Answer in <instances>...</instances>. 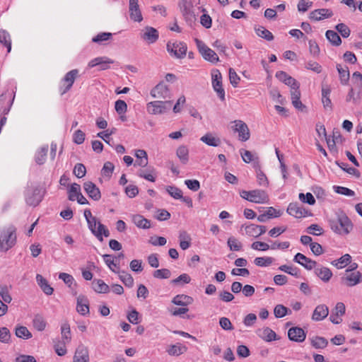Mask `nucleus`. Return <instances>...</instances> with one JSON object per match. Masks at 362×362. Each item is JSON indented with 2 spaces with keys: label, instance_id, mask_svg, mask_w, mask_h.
<instances>
[{
  "label": "nucleus",
  "instance_id": "f257e3e1",
  "mask_svg": "<svg viewBox=\"0 0 362 362\" xmlns=\"http://www.w3.org/2000/svg\"><path fill=\"white\" fill-rule=\"evenodd\" d=\"M330 228L335 233L345 235L349 234L353 229V223L350 218L342 210H337L332 216L329 221Z\"/></svg>",
  "mask_w": 362,
  "mask_h": 362
},
{
  "label": "nucleus",
  "instance_id": "f03ea898",
  "mask_svg": "<svg viewBox=\"0 0 362 362\" xmlns=\"http://www.w3.org/2000/svg\"><path fill=\"white\" fill-rule=\"evenodd\" d=\"M84 216L87 221L88 228L100 241L103 240V235L105 237L110 236V233L109 230L100 221H97L96 218L92 216L90 209H85Z\"/></svg>",
  "mask_w": 362,
  "mask_h": 362
},
{
  "label": "nucleus",
  "instance_id": "7ed1b4c3",
  "mask_svg": "<svg viewBox=\"0 0 362 362\" xmlns=\"http://www.w3.org/2000/svg\"><path fill=\"white\" fill-rule=\"evenodd\" d=\"M16 243V228L13 226L0 229V251L7 252Z\"/></svg>",
  "mask_w": 362,
  "mask_h": 362
},
{
  "label": "nucleus",
  "instance_id": "20e7f679",
  "mask_svg": "<svg viewBox=\"0 0 362 362\" xmlns=\"http://www.w3.org/2000/svg\"><path fill=\"white\" fill-rule=\"evenodd\" d=\"M240 197L250 202L256 204H267L269 201L267 192L261 189L250 191L243 190L240 192Z\"/></svg>",
  "mask_w": 362,
  "mask_h": 362
},
{
  "label": "nucleus",
  "instance_id": "39448f33",
  "mask_svg": "<svg viewBox=\"0 0 362 362\" xmlns=\"http://www.w3.org/2000/svg\"><path fill=\"white\" fill-rule=\"evenodd\" d=\"M45 194V189L40 187L28 189L25 194V202L28 205L35 207L42 202Z\"/></svg>",
  "mask_w": 362,
  "mask_h": 362
},
{
  "label": "nucleus",
  "instance_id": "423d86ee",
  "mask_svg": "<svg viewBox=\"0 0 362 362\" xmlns=\"http://www.w3.org/2000/svg\"><path fill=\"white\" fill-rule=\"evenodd\" d=\"M230 128L234 133H238V139L241 141H246L250 137V132L247 124L240 119H236L230 122Z\"/></svg>",
  "mask_w": 362,
  "mask_h": 362
},
{
  "label": "nucleus",
  "instance_id": "0eeeda50",
  "mask_svg": "<svg viewBox=\"0 0 362 362\" xmlns=\"http://www.w3.org/2000/svg\"><path fill=\"white\" fill-rule=\"evenodd\" d=\"M172 102L170 100H156L149 102L146 105V110L149 114L160 115L166 112L171 107Z\"/></svg>",
  "mask_w": 362,
  "mask_h": 362
},
{
  "label": "nucleus",
  "instance_id": "6e6552de",
  "mask_svg": "<svg viewBox=\"0 0 362 362\" xmlns=\"http://www.w3.org/2000/svg\"><path fill=\"white\" fill-rule=\"evenodd\" d=\"M195 42L199 52L205 60L211 63H217L219 61L216 53L211 48L208 47L204 42L197 38L195 39Z\"/></svg>",
  "mask_w": 362,
  "mask_h": 362
},
{
  "label": "nucleus",
  "instance_id": "1a4fd4ad",
  "mask_svg": "<svg viewBox=\"0 0 362 362\" xmlns=\"http://www.w3.org/2000/svg\"><path fill=\"white\" fill-rule=\"evenodd\" d=\"M166 48H167L168 52L170 54V55H172L177 59H183L186 56L187 47L185 42H168L167 43Z\"/></svg>",
  "mask_w": 362,
  "mask_h": 362
},
{
  "label": "nucleus",
  "instance_id": "9d476101",
  "mask_svg": "<svg viewBox=\"0 0 362 362\" xmlns=\"http://www.w3.org/2000/svg\"><path fill=\"white\" fill-rule=\"evenodd\" d=\"M78 76V69H72L65 74L64 78L62 79V83L63 84L59 87V92L62 95L67 93L71 88Z\"/></svg>",
  "mask_w": 362,
  "mask_h": 362
},
{
  "label": "nucleus",
  "instance_id": "9b49d317",
  "mask_svg": "<svg viewBox=\"0 0 362 362\" xmlns=\"http://www.w3.org/2000/svg\"><path fill=\"white\" fill-rule=\"evenodd\" d=\"M212 86L221 100H225V90L222 86V75L218 69L211 71Z\"/></svg>",
  "mask_w": 362,
  "mask_h": 362
},
{
  "label": "nucleus",
  "instance_id": "f8f14e48",
  "mask_svg": "<svg viewBox=\"0 0 362 362\" xmlns=\"http://www.w3.org/2000/svg\"><path fill=\"white\" fill-rule=\"evenodd\" d=\"M170 90L168 86L161 81L157 84L151 90V95L153 98L167 99L170 98Z\"/></svg>",
  "mask_w": 362,
  "mask_h": 362
},
{
  "label": "nucleus",
  "instance_id": "ddd939ff",
  "mask_svg": "<svg viewBox=\"0 0 362 362\" xmlns=\"http://www.w3.org/2000/svg\"><path fill=\"white\" fill-rule=\"evenodd\" d=\"M73 362H90L89 351L87 346L81 344L76 348Z\"/></svg>",
  "mask_w": 362,
  "mask_h": 362
},
{
  "label": "nucleus",
  "instance_id": "4468645a",
  "mask_svg": "<svg viewBox=\"0 0 362 362\" xmlns=\"http://www.w3.org/2000/svg\"><path fill=\"white\" fill-rule=\"evenodd\" d=\"M114 61L107 57H99L90 60L88 64V67L93 68L99 66V70L103 71L110 68V64H113Z\"/></svg>",
  "mask_w": 362,
  "mask_h": 362
},
{
  "label": "nucleus",
  "instance_id": "2eb2a0df",
  "mask_svg": "<svg viewBox=\"0 0 362 362\" xmlns=\"http://www.w3.org/2000/svg\"><path fill=\"white\" fill-rule=\"evenodd\" d=\"M129 12L130 18L135 22H141L143 20L141 11L139 5V0H130L129 4Z\"/></svg>",
  "mask_w": 362,
  "mask_h": 362
},
{
  "label": "nucleus",
  "instance_id": "dca6fc26",
  "mask_svg": "<svg viewBox=\"0 0 362 362\" xmlns=\"http://www.w3.org/2000/svg\"><path fill=\"white\" fill-rule=\"evenodd\" d=\"M345 310L344 304L341 302L337 303L329 316L330 321L336 325L339 324L342 321L341 317L344 315Z\"/></svg>",
  "mask_w": 362,
  "mask_h": 362
},
{
  "label": "nucleus",
  "instance_id": "f3484780",
  "mask_svg": "<svg viewBox=\"0 0 362 362\" xmlns=\"http://www.w3.org/2000/svg\"><path fill=\"white\" fill-rule=\"evenodd\" d=\"M293 261L302 265L308 270H312L317 266V262L313 260L302 253H297L293 258Z\"/></svg>",
  "mask_w": 362,
  "mask_h": 362
},
{
  "label": "nucleus",
  "instance_id": "a211bd4d",
  "mask_svg": "<svg viewBox=\"0 0 362 362\" xmlns=\"http://www.w3.org/2000/svg\"><path fill=\"white\" fill-rule=\"evenodd\" d=\"M288 337L291 341L303 342L306 338V334L302 328L299 327H293L288 329Z\"/></svg>",
  "mask_w": 362,
  "mask_h": 362
},
{
  "label": "nucleus",
  "instance_id": "6ab92c4d",
  "mask_svg": "<svg viewBox=\"0 0 362 362\" xmlns=\"http://www.w3.org/2000/svg\"><path fill=\"white\" fill-rule=\"evenodd\" d=\"M83 189L88 197L94 201H98L101 198L99 188L92 182L88 181L83 184Z\"/></svg>",
  "mask_w": 362,
  "mask_h": 362
},
{
  "label": "nucleus",
  "instance_id": "aec40b11",
  "mask_svg": "<svg viewBox=\"0 0 362 362\" xmlns=\"http://www.w3.org/2000/svg\"><path fill=\"white\" fill-rule=\"evenodd\" d=\"M362 276L359 272H354L346 273L344 276L341 278L342 282L347 286H354L361 281Z\"/></svg>",
  "mask_w": 362,
  "mask_h": 362
},
{
  "label": "nucleus",
  "instance_id": "412c9836",
  "mask_svg": "<svg viewBox=\"0 0 362 362\" xmlns=\"http://www.w3.org/2000/svg\"><path fill=\"white\" fill-rule=\"evenodd\" d=\"M158 30L156 28L149 26L146 27L141 34V38L148 44H152L156 42L158 39Z\"/></svg>",
  "mask_w": 362,
  "mask_h": 362
},
{
  "label": "nucleus",
  "instance_id": "4be33fe9",
  "mask_svg": "<svg viewBox=\"0 0 362 362\" xmlns=\"http://www.w3.org/2000/svg\"><path fill=\"white\" fill-rule=\"evenodd\" d=\"M76 310L83 316L89 314V300L86 296L80 295L77 297Z\"/></svg>",
  "mask_w": 362,
  "mask_h": 362
},
{
  "label": "nucleus",
  "instance_id": "5701e85b",
  "mask_svg": "<svg viewBox=\"0 0 362 362\" xmlns=\"http://www.w3.org/2000/svg\"><path fill=\"white\" fill-rule=\"evenodd\" d=\"M287 212L291 216H293L297 218L305 217L308 214V211L302 206H300L297 203L289 204L287 208Z\"/></svg>",
  "mask_w": 362,
  "mask_h": 362
},
{
  "label": "nucleus",
  "instance_id": "b1692460",
  "mask_svg": "<svg viewBox=\"0 0 362 362\" xmlns=\"http://www.w3.org/2000/svg\"><path fill=\"white\" fill-rule=\"evenodd\" d=\"M314 269L315 274L323 282L327 283L329 281L333 276L332 272L328 267L317 264L316 267Z\"/></svg>",
  "mask_w": 362,
  "mask_h": 362
},
{
  "label": "nucleus",
  "instance_id": "393cba45",
  "mask_svg": "<svg viewBox=\"0 0 362 362\" xmlns=\"http://www.w3.org/2000/svg\"><path fill=\"white\" fill-rule=\"evenodd\" d=\"M329 315V308L325 304H320L316 306L313 315L312 320L314 321H321L326 318Z\"/></svg>",
  "mask_w": 362,
  "mask_h": 362
},
{
  "label": "nucleus",
  "instance_id": "a878e982",
  "mask_svg": "<svg viewBox=\"0 0 362 362\" xmlns=\"http://www.w3.org/2000/svg\"><path fill=\"white\" fill-rule=\"evenodd\" d=\"M333 16V13L330 9L328 8H319L313 11L310 13V18L314 21H321L325 18H331Z\"/></svg>",
  "mask_w": 362,
  "mask_h": 362
},
{
  "label": "nucleus",
  "instance_id": "bb28decb",
  "mask_svg": "<svg viewBox=\"0 0 362 362\" xmlns=\"http://www.w3.org/2000/svg\"><path fill=\"white\" fill-rule=\"evenodd\" d=\"M258 336L266 341H272L277 339V336L269 327H264L257 331Z\"/></svg>",
  "mask_w": 362,
  "mask_h": 362
},
{
  "label": "nucleus",
  "instance_id": "cd10ccee",
  "mask_svg": "<svg viewBox=\"0 0 362 362\" xmlns=\"http://www.w3.org/2000/svg\"><path fill=\"white\" fill-rule=\"evenodd\" d=\"M275 76L280 81L284 83L286 85L290 86L291 88L298 83L295 78L283 71H277L275 74Z\"/></svg>",
  "mask_w": 362,
  "mask_h": 362
},
{
  "label": "nucleus",
  "instance_id": "c85d7f7f",
  "mask_svg": "<svg viewBox=\"0 0 362 362\" xmlns=\"http://www.w3.org/2000/svg\"><path fill=\"white\" fill-rule=\"evenodd\" d=\"M331 90L329 87H322V103L325 109L329 111L332 110V103L329 98Z\"/></svg>",
  "mask_w": 362,
  "mask_h": 362
},
{
  "label": "nucleus",
  "instance_id": "c756f323",
  "mask_svg": "<svg viewBox=\"0 0 362 362\" xmlns=\"http://www.w3.org/2000/svg\"><path fill=\"white\" fill-rule=\"evenodd\" d=\"M192 302L193 298L185 294L177 295L172 300L173 304L185 307L192 304Z\"/></svg>",
  "mask_w": 362,
  "mask_h": 362
},
{
  "label": "nucleus",
  "instance_id": "7c9ffc66",
  "mask_svg": "<svg viewBox=\"0 0 362 362\" xmlns=\"http://www.w3.org/2000/svg\"><path fill=\"white\" fill-rule=\"evenodd\" d=\"M48 152V145L40 147L35 154V161L38 165H42L45 163Z\"/></svg>",
  "mask_w": 362,
  "mask_h": 362
},
{
  "label": "nucleus",
  "instance_id": "2f4dec72",
  "mask_svg": "<svg viewBox=\"0 0 362 362\" xmlns=\"http://www.w3.org/2000/svg\"><path fill=\"white\" fill-rule=\"evenodd\" d=\"M93 290L98 293H107L110 291V287L101 279H94L92 282Z\"/></svg>",
  "mask_w": 362,
  "mask_h": 362
},
{
  "label": "nucleus",
  "instance_id": "473e14b6",
  "mask_svg": "<svg viewBox=\"0 0 362 362\" xmlns=\"http://www.w3.org/2000/svg\"><path fill=\"white\" fill-rule=\"evenodd\" d=\"M200 140L208 146L216 147L221 144V139L214 136L211 133H207L202 136Z\"/></svg>",
  "mask_w": 362,
  "mask_h": 362
},
{
  "label": "nucleus",
  "instance_id": "72a5a7b5",
  "mask_svg": "<svg viewBox=\"0 0 362 362\" xmlns=\"http://www.w3.org/2000/svg\"><path fill=\"white\" fill-rule=\"evenodd\" d=\"M36 280L43 292L47 295L52 294L54 289L48 284L47 281L40 274H37Z\"/></svg>",
  "mask_w": 362,
  "mask_h": 362
},
{
  "label": "nucleus",
  "instance_id": "f704fd0d",
  "mask_svg": "<svg viewBox=\"0 0 362 362\" xmlns=\"http://www.w3.org/2000/svg\"><path fill=\"white\" fill-rule=\"evenodd\" d=\"M132 221L140 228L148 229L151 227L150 221L139 214L134 215L132 217Z\"/></svg>",
  "mask_w": 362,
  "mask_h": 362
},
{
  "label": "nucleus",
  "instance_id": "c9c22d12",
  "mask_svg": "<svg viewBox=\"0 0 362 362\" xmlns=\"http://www.w3.org/2000/svg\"><path fill=\"white\" fill-rule=\"evenodd\" d=\"M62 339L64 343H69L71 340V332L70 325L64 321L61 325Z\"/></svg>",
  "mask_w": 362,
  "mask_h": 362
},
{
  "label": "nucleus",
  "instance_id": "e433bc0d",
  "mask_svg": "<svg viewBox=\"0 0 362 362\" xmlns=\"http://www.w3.org/2000/svg\"><path fill=\"white\" fill-rule=\"evenodd\" d=\"M14 97L15 95H13L12 99L11 100V94H9V98L7 101V107H4V104L5 101L7 100V95L6 93H3L0 95V114H7L8 112V111L10 110V107L12 105V103L14 100Z\"/></svg>",
  "mask_w": 362,
  "mask_h": 362
},
{
  "label": "nucleus",
  "instance_id": "4c0bfd02",
  "mask_svg": "<svg viewBox=\"0 0 362 362\" xmlns=\"http://www.w3.org/2000/svg\"><path fill=\"white\" fill-rule=\"evenodd\" d=\"M337 69L339 75L341 83L342 85H346L350 76L349 68L346 66L343 67L340 64H337Z\"/></svg>",
  "mask_w": 362,
  "mask_h": 362
},
{
  "label": "nucleus",
  "instance_id": "58836bf2",
  "mask_svg": "<svg viewBox=\"0 0 362 362\" xmlns=\"http://www.w3.org/2000/svg\"><path fill=\"white\" fill-rule=\"evenodd\" d=\"M176 155L182 164L189 161V150L186 146H180L177 148Z\"/></svg>",
  "mask_w": 362,
  "mask_h": 362
},
{
  "label": "nucleus",
  "instance_id": "ea45409f",
  "mask_svg": "<svg viewBox=\"0 0 362 362\" xmlns=\"http://www.w3.org/2000/svg\"><path fill=\"white\" fill-rule=\"evenodd\" d=\"M187 351V347L180 344H173L169 346L167 349V352L170 356H178L184 354Z\"/></svg>",
  "mask_w": 362,
  "mask_h": 362
},
{
  "label": "nucleus",
  "instance_id": "a19ab883",
  "mask_svg": "<svg viewBox=\"0 0 362 362\" xmlns=\"http://www.w3.org/2000/svg\"><path fill=\"white\" fill-rule=\"evenodd\" d=\"M103 257L104 262L112 272L115 273H119V267L116 262L117 261L112 255H104Z\"/></svg>",
  "mask_w": 362,
  "mask_h": 362
},
{
  "label": "nucleus",
  "instance_id": "79ce46f5",
  "mask_svg": "<svg viewBox=\"0 0 362 362\" xmlns=\"http://www.w3.org/2000/svg\"><path fill=\"white\" fill-rule=\"evenodd\" d=\"M351 262V257L349 254H346L339 258L338 259L332 262V264L337 267L338 269H342L346 265L350 264Z\"/></svg>",
  "mask_w": 362,
  "mask_h": 362
},
{
  "label": "nucleus",
  "instance_id": "37998d69",
  "mask_svg": "<svg viewBox=\"0 0 362 362\" xmlns=\"http://www.w3.org/2000/svg\"><path fill=\"white\" fill-rule=\"evenodd\" d=\"M327 39L334 46H339L341 44V40L338 33L334 30H327L325 33Z\"/></svg>",
  "mask_w": 362,
  "mask_h": 362
},
{
  "label": "nucleus",
  "instance_id": "c03bdc74",
  "mask_svg": "<svg viewBox=\"0 0 362 362\" xmlns=\"http://www.w3.org/2000/svg\"><path fill=\"white\" fill-rule=\"evenodd\" d=\"M311 345L315 349H324L328 344V341L322 337L315 336L310 339Z\"/></svg>",
  "mask_w": 362,
  "mask_h": 362
},
{
  "label": "nucleus",
  "instance_id": "a18cd8bd",
  "mask_svg": "<svg viewBox=\"0 0 362 362\" xmlns=\"http://www.w3.org/2000/svg\"><path fill=\"white\" fill-rule=\"evenodd\" d=\"M0 42L6 48L7 52H10L11 49V40L9 33L5 30H0Z\"/></svg>",
  "mask_w": 362,
  "mask_h": 362
},
{
  "label": "nucleus",
  "instance_id": "49530a36",
  "mask_svg": "<svg viewBox=\"0 0 362 362\" xmlns=\"http://www.w3.org/2000/svg\"><path fill=\"white\" fill-rule=\"evenodd\" d=\"M0 299L6 304L11 302L12 297L10 294V289L8 286L0 285Z\"/></svg>",
  "mask_w": 362,
  "mask_h": 362
},
{
  "label": "nucleus",
  "instance_id": "de8ad7c7",
  "mask_svg": "<svg viewBox=\"0 0 362 362\" xmlns=\"http://www.w3.org/2000/svg\"><path fill=\"white\" fill-rule=\"evenodd\" d=\"M117 274H119V279L127 287L132 288L134 286V279L130 274L124 271H119V273Z\"/></svg>",
  "mask_w": 362,
  "mask_h": 362
},
{
  "label": "nucleus",
  "instance_id": "09e8293b",
  "mask_svg": "<svg viewBox=\"0 0 362 362\" xmlns=\"http://www.w3.org/2000/svg\"><path fill=\"white\" fill-rule=\"evenodd\" d=\"M33 327L40 332L45 330L47 322L44 317L40 315H37L34 317L33 320Z\"/></svg>",
  "mask_w": 362,
  "mask_h": 362
},
{
  "label": "nucleus",
  "instance_id": "8fccbe9b",
  "mask_svg": "<svg viewBox=\"0 0 362 362\" xmlns=\"http://www.w3.org/2000/svg\"><path fill=\"white\" fill-rule=\"evenodd\" d=\"M255 33L259 36L268 41H271L274 39L273 34L263 26H259L255 28Z\"/></svg>",
  "mask_w": 362,
  "mask_h": 362
},
{
  "label": "nucleus",
  "instance_id": "3c124183",
  "mask_svg": "<svg viewBox=\"0 0 362 362\" xmlns=\"http://www.w3.org/2000/svg\"><path fill=\"white\" fill-rule=\"evenodd\" d=\"M257 182L260 186L267 187L269 185L268 179L266 175L261 170L259 165L255 166Z\"/></svg>",
  "mask_w": 362,
  "mask_h": 362
},
{
  "label": "nucleus",
  "instance_id": "603ef678",
  "mask_svg": "<svg viewBox=\"0 0 362 362\" xmlns=\"http://www.w3.org/2000/svg\"><path fill=\"white\" fill-rule=\"evenodd\" d=\"M155 174V170L153 168H151L148 170H140L138 172V175L140 177H142L148 181L154 182L156 181V177L154 175Z\"/></svg>",
  "mask_w": 362,
  "mask_h": 362
},
{
  "label": "nucleus",
  "instance_id": "864d4df0",
  "mask_svg": "<svg viewBox=\"0 0 362 362\" xmlns=\"http://www.w3.org/2000/svg\"><path fill=\"white\" fill-rule=\"evenodd\" d=\"M69 199L74 201L77 199L79 194H81V186L77 183H74L71 185L69 189Z\"/></svg>",
  "mask_w": 362,
  "mask_h": 362
},
{
  "label": "nucleus",
  "instance_id": "5fc2aeb1",
  "mask_svg": "<svg viewBox=\"0 0 362 362\" xmlns=\"http://www.w3.org/2000/svg\"><path fill=\"white\" fill-rule=\"evenodd\" d=\"M291 310L283 305H277L274 309V314L276 317L281 318L288 314H291Z\"/></svg>",
  "mask_w": 362,
  "mask_h": 362
},
{
  "label": "nucleus",
  "instance_id": "6e6d98bb",
  "mask_svg": "<svg viewBox=\"0 0 362 362\" xmlns=\"http://www.w3.org/2000/svg\"><path fill=\"white\" fill-rule=\"evenodd\" d=\"M165 190L172 197L175 199H180L182 198V190L175 186H166Z\"/></svg>",
  "mask_w": 362,
  "mask_h": 362
},
{
  "label": "nucleus",
  "instance_id": "4d7b16f0",
  "mask_svg": "<svg viewBox=\"0 0 362 362\" xmlns=\"http://www.w3.org/2000/svg\"><path fill=\"white\" fill-rule=\"evenodd\" d=\"M16 335L19 338L26 339L32 337L31 332L24 326H19L16 328Z\"/></svg>",
  "mask_w": 362,
  "mask_h": 362
},
{
  "label": "nucleus",
  "instance_id": "13d9d810",
  "mask_svg": "<svg viewBox=\"0 0 362 362\" xmlns=\"http://www.w3.org/2000/svg\"><path fill=\"white\" fill-rule=\"evenodd\" d=\"M273 260L271 257H256L254 263L258 267H268L272 264Z\"/></svg>",
  "mask_w": 362,
  "mask_h": 362
},
{
  "label": "nucleus",
  "instance_id": "bf43d9fd",
  "mask_svg": "<svg viewBox=\"0 0 362 362\" xmlns=\"http://www.w3.org/2000/svg\"><path fill=\"white\" fill-rule=\"evenodd\" d=\"M153 276L154 278L159 279H168L171 276V272L168 269H160L154 271Z\"/></svg>",
  "mask_w": 362,
  "mask_h": 362
},
{
  "label": "nucleus",
  "instance_id": "052dcab7",
  "mask_svg": "<svg viewBox=\"0 0 362 362\" xmlns=\"http://www.w3.org/2000/svg\"><path fill=\"white\" fill-rule=\"evenodd\" d=\"M112 34L111 33H100L96 36L93 37L92 41L95 43L100 44L104 41H107L111 39Z\"/></svg>",
  "mask_w": 362,
  "mask_h": 362
},
{
  "label": "nucleus",
  "instance_id": "680f3d73",
  "mask_svg": "<svg viewBox=\"0 0 362 362\" xmlns=\"http://www.w3.org/2000/svg\"><path fill=\"white\" fill-rule=\"evenodd\" d=\"M279 269L296 277L299 276V269L296 267H292L284 264L280 266Z\"/></svg>",
  "mask_w": 362,
  "mask_h": 362
},
{
  "label": "nucleus",
  "instance_id": "e2e57ef3",
  "mask_svg": "<svg viewBox=\"0 0 362 362\" xmlns=\"http://www.w3.org/2000/svg\"><path fill=\"white\" fill-rule=\"evenodd\" d=\"M336 30L344 38L348 37L350 35L351 30L344 23H339L335 26Z\"/></svg>",
  "mask_w": 362,
  "mask_h": 362
},
{
  "label": "nucleus",
  "instance_id": "0e129e2a",
  "mask_svg": "<svg viewBox=\"0 0 362 362\" xmlns=\"http://www.w3.org/2000/svg\"><path fill=\"white\" fill-rule=\"evenodd\" d=\"M228 245L230 250L239 251L242 248V244L236 238L230 237L228 240Z\"/></svg>",
  "mask_w": 362,
  "mask_h": 362
},
{
  "label": "nucleus",
  "instance_id": "69168bd1",
  "mask_svg": "<svg viewBox=\"0 0 362 362\" xmlns=\"http://www.w3.org/2000/svg\"><path fill=\"white\" fill-rule=\"evenodd\" d=\"M305 68L317 74L321 73L322 70L321 65L319 63L313 61H309L306 62Z\"/></svg>",
  "mask_w": 362,
  "mask_h": 362
},
{
  "label": "nucleus",
  "instance_id": "338daca9",
  "mask_svg": "<svg viewBox=\"0 0 362 362\" xmlns=\"http://www.w3.org/2000/svg\"><path fill=\"white\" fill-rule=\"evenodd\" d=\"M299 199L302 202L307 203L310 205H313L315 203V199L313 195L310 192H308L305 194L303 193H300L299 194Z\"/></svg>",
  "mask_w": 362,
  "mask_h": 362
},
{
  "label": "nucleus",
  "instance_id": "774afa93",
  "mask_svg": "<svg viewBox=\"0 0 362 362\" xmlns=\"http://www.w3.org/2000/svg\"><path fill=\"white\" fill-rule=\"evenodd\" d=\"M86 169L83 164L77 163L74 168V174L78 178H81L86 175Z\"/></svg>",
  "mask_w": 362,
  "mask_h": 362
}]
</instances>
